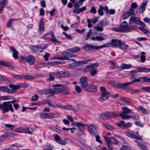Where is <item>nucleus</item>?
Segmentation results:
<instances>
[{"instance_id": "32", "label": "nucleus", "mask_w": 150, "mask_h": 150, "mask_svg": "<svg viewBox=\"0 0 150 150\" xmlns=\"http://www.w3.org/2000/svg\"><path fill=\"white\" fill-rule=\"evenodd\" d=\"M4 125L6 127V128L5 129L7 131L12 130L14 127H16V126L12 125L11 124H5Z\"/></svg>"}, {"instance_id": "9", "label": "nucleus", "mask_w": 150, "mask_h": 150, "mask_svg": "<svg viewBox=\"0 0 150 150\" xmlns=\"http://www.w3.org/2000/svg\"><path fill=\"white\" fill-rule=\"evenodd\" d=\"M76 55L75 54L63 55L57 56L56 57V58L59 60H63L66 59L70 60V59L69 58L74 57Z\"/></svg>"}, {"instance_id": "50", "label": "nucleus", "mask_w": 150, "mask_h": 150, "mask_svg": "<svg viewBox=\"0 0 150 150\" xmlns=\"http://www.w3.org/2000/svg\"><path fill=\"white\" fill-rule=\"evenodd\" d=\"M47 103V100L43 101H38L35 103L34 105H39L42 104H44Z\"/></svg>"}, {"instance_id": "39", "label": "nucleus", "mask_w": 150, "mask_h": 150, "mask_svg": "<svg viewBox=\"0 0 150 150\" xmlns=\"http://www.w3.org/2000/svg\"><path fill=\"white\" fill-rule=\"evenodd\" d=\"M53 93L52 89H44V94H50L51 96H52Z\"/></svg>"}, {"instance_id": "59", "label": "nucleus", "mask_w": 150, "mask_h": 150, "mask_svg": "<svg viewBox=\"0 0 150 150\" xmlns=\"http://www.w3.org/2000/svg\"><path fill=\"white\" fill-rule=\"evenodd\" d=\"M3 100L11 99L13 98V97L11 96H3Z\"/></svg>"}, {"instance_id": "41", "label": "nucleus", "mask_w": 150, "mask_h": 150, "mask_svg": "<svg viewBox=\"0 0 150 150\" xmlns=\"http://www.w3.org/2000/svg\"><path fill=\"white\" fill-rule=\"evenodd\" d=\"M69 49L71 53L77 52L80 50V48L77 47H74Z\"/></svg>"}, {"instance_id": "2", "label": "nucleus", "mask_w": 150, "mask_h": 150, "mask_svg": "<svg viewBox=\"0 0 150 150\" xmlns=\"http://www.w3.org/2000/svg\"><path fill=\"white\" fill-rule=\"evenodd\" d=\"M121 40L119 39H113L110 42L102 45V48L109 47L111 46L118 48Z\"/></svg>"}, {"instance_id": "18", "label": "nucleus", "mask_w": 150, "mask_h": 150, "mask_svg": "<svg viewBox=\"0 0 150 150\" xmlns=\"http://www.w3.org/2000/svg\"><path fill=\"white\" fill-rule=\"evenodd\" d=\"M85 90L88 91L93 92H96L97 90L96 86L92 85H88Z\"/></svg>"}, {"instance_id": "12", "label": "nucleus", "mask_w": 150, "mask_h": 150, "mask_svg": "<svg viewBox=\"0 0 150 150\" xmlns=\"http://www.w3.org/2000/svg\"><path fill=\"white\" fill-rule=\"evenodd\" d=\"M88 131L93 136L96 135L97 132L96 128L92 124H90L88 125Z\"/></svg>"}, {"instance_id": "56", "label": "nucleus", "mask_w": 150, "mask_h": 150, "mask_svg": "<svg viewBox=\"0 0 150 150\" xmlns=\"http://www.w3.org/2000/svg\"><path fill=\"white\" fill-rule=\"evenodd\" d=\"M65 109L73 110L75 109V107L70 105H65Z\"/></svg>"}, {"instance_id": "49", "label": "nucleus", "mask_w": 150, "mask_h": 150, "mask_svg": "<svg viewBox=\"0 0 150 150\" xmlns=\"http://www.w3.org/2000/svg\"><path fill=\"white\" fill-rule=\"evenodd\" d=\"M23 75H12V77L13 78H16L18 79L23 80Z\"/></svg>"}, {"instance_id": "13", "label": "nucleus", "mask_w": 150, "mask_h": 150, "mask_svg": "<svg viewBox=\"0 0 150 150\" xmlns=\"http://www.w3.org/2000/svg\"><path fill=\"white\" fill-rule=\"evenodd\" d=\"M49 80L51 81L54 80L55 78L60 77V74L59 72H52L49 74Z\"/></svg>"}, {"instance_id": "19", "label": "nucleus", "mask_w": 150, "mask_h": 150, "mask_svg": "<svg viewBox=\"0 0 150 150\" xmlns=\"http://www.w3.org/2000/svg\"><path fill=\"white\" fill-rule=\"evenodd\" d=\"M60 86V84H56L54 86L55 88H54L53 90H52L53 93L52 94L57 93H60L62 92L63 89L59 87Z\"/></svg>"}, {"instance_id": "31", "label": "nucleus", "mask_w": 150, "mask_h": 150, "mask_svg": "<svg viewBox=\"0 0 150 150\" xmlns=\"http://www.w3.org/2000/svg\"><path fill=\"white\" fill-rule=\"evenodd\" d=\"M147 4V1H146L145 2L142 3L141 6L139 8V10H140V11L141 12L143 13L144 11L145 10Z\"/></svg>"}, {"instance_id": "45", "label": "nucleus", "mask_w": 150, "mask_h": 150, "mask_svg": "<svg viewBox=\"0 0 150 150\" xmlns=\"http://www.w3.org/2000/svg\"><path fill=\"white\" fill-rule=\"evenodd\" d=\"M2 2L0 4V13L3 11V8L5 6L6 0H2Z\"/></svg>"}, {"instance_id": "48", "label": "nucleus", "mask_w": 150, "mask_h": 150, "mask_svg": "<svg viewBox=\"0 0 150 150\" xmlns=\"http://www.w3.org/2000/svg\"><path fill=\"white\" fill-rule=\"evenodd\" d=\"M8 137H9V135L8 132H6L1 136L0 138V140L1 141H3Z\"/></svg>"}, {"instance_id": "5", "label": "nucleus", "mask_w": 150, "mask_h": 150, "mask_svg": "<svg viewBox=\"0 0 150 150\" xmlns=\"http://www.w3.org/2000/svg\"><path fill=\"white\" fill-rule=\"evenodd\" d=\"M57 114L53 113H42L40 115V117L42 119H51L57 117Z\"/></svg>"}, {"instance_id": "43", "label": "nucleus", "mask_w": 150, "mask_h": 150, "mask_svg": "<svg viewBox=\"0 0 150 150\" xmlns=\"http://www.w3.org/2000/svg\"><path fill=\"white\" fill-rule=\"evenodd\" d=\"M33 49L35 52H41L42 50V48L39 46H35L33 47Z\"/></svg>"}, {"instance_id": "36", "label": "nucleus", "mask_w": 150, "mask_h": 150, "mask_svg": "<svg viewBox=\"0 0 150 150\" xmlns=\"http://www.w3.org/2000/svg\"><path fill=\"white\" fill-rule=\"evenodd\" d=\"M137 145L143 150H148L145 144L143 143L138 142L137 143Z\"/></svg>"}, {"instance_id": "14", "label": "nucleus", "mask_w": 150, "mask_h": 150, "mask_svg": "<svg viewBox=\"0 0 150 150\" xmlns=\"http://www.w3.org/2000/svg\"><path fill=\"white\" fill-rule=\"evenodd\" d=\"M38 30L39 33L40 34H42L44 31V23L43 18H42L39 21Z\"/></svg>"}, {"instance_id": "44", "label": "nucleus", "mask_w": 150, "mask_h": 150, "mask_svg": "<svg viewBox=\"0 0 150 150\" xmlns=\"http://www.w3.org/2000/svg\"><path fill=\"white\" fill-rule=\"evenodd\" d=\"M137 109L138 110L140 111L142 113L145 114H148L147 112V110L145 108H143L142 106H139L138 108Z\"/></svg>"}, {"instance_id": "29", "label": "nucleus", "mask_w": 150, "mask_h": 150, "mask_svg": "<svg viewBox=\"0 0 150 150\" xmlns=\"http://www.w3.org/2000/svg\"><path fill=\"white\" fill-rule=\"evenodd\" d=\"M23 80H33L35 79L34 76L30 75H23Z\"/></svg>"}, {"instance_id": "6", "label": "nucleus", "mask_w": 150, "mask_h": 150, "mask_svg": "<svg viewBox=\"0 0 150 150\" xmlns=\"http://www.w3.org/2000/svg\"><path fill=\"white\" fill-rule=\"evenodd\" d=\"M102 45L97 46L96 45H92L87 44L83 48V50L86 51H93L102 49Z\"/></svg>"}, {"instance_id": "38", "label": "nucleus", "mask_w": 150, "mask_h": 150, "mask_svg": "<svg viewBox=\"0 0 150 150\" xmlns=\"http://www.w3.org/2000/svg\"><path fill=\"white\" fill-rule=\"evenodd\" d=\"M137 6V4L135 3H132L131 4V6L129 9L130 11H132L134 13V8H136Z\"/></svg>"}, {"instance_id": "25", "label": "nucleus", "mask_w": 150, "mask_h": 150, "mask_svg": "<svg viewBox=\"0 0 150 150\" xmlns=\"http://www.w3.org/2000/svg\"><path fill=\"white\" fill-rule=\"evenodd\" d=\"M0 65L3 66H6L11 69H13L14 68L13 65L8 62H4L0 61Z\"/></svg>"}, {"instance_id": "30", "label": "nucleus", "mask_w": 150, "mask_h": 150, "mask_svg": "<svg viewBox=\"0 0 150 150\" xmlns=\"http://www.w3.org/2000/svg\"><path fill=\"white\" fill-rule=\"evenodd\" d=\"M129 47V46L128 45L125 44L121 41L118 48L122 50H125L127 49Z\"/></svg>"}, {"instance_id": "52", "label": "nucleus", "mask_w": 150, "mask_h": 150, "mask_svg": "<svg viewBox=\"0 0 150 150\" xmlns=\"http://www.w3.org/2000/svg\"><path fill=\"white\" fill-rule=\"evenodd\" d=\"M53 64L52 62H45V63H41L39 64V66H40V65H44L45 66H47L48 65H53Z\"/></svg>"}, {"instance_id": "58", "label": "nucleus", "mask_w": 150, "mask_h": 150, "mask_svg": "<svg viewBox=\"0 0 150 150\" xmlns=\"http://www.w3.org/2000/svg\"><path fill=\"white\" fill-rule=\"evenodd\" d=\"M120 150H130V147L126 145H123Z\"/></svg>"}, {"instance_id": "54", "label": "nucleus", "mask_w": 150, "mask_h": 150, "mask_svg": "<svg viewBox=\"0 0 150 150\" xmlns=\"http://www.w3.org/2000/svg\"><path fill=\"white\" fill-rule=\"evenodd\" d=\"M145 53L144 52H142V54L141 56V60L142 62H144L146 60L145 56Z\"/></svg>"}, {"instance_id": "20", "label": "nucleus", "mask_w": 150, "mask_h": 150, "mask_svg": "<svg viewBox=\"0 0 150 150\" xmlns=\"http://www.w3.org/2000/svg\"><path fill=\"white\" fill-rule=\"evenodd\" d=\"M118 102L119 103L124 105H126L129 104L130 103L129 100L124 98H121L119 99L118 100Z\"/></svg>"}, {"instance_id": "37", "label": "nucleus", "mask_w": 150, "mask_h": 150, "mask_svg": "<svg viewBox=\"0 0 150 150\" xmlns=\"http://www.w3.org/2000/svg\"><path fill=\"white\" fill-rule=\"evenodd\" d=\"M60 76H62L64 77H67L70 74L69 72L67 71H62L60 73Z\"/></svg>"}, {"instance_id": "64", "label": "nucleus", "mask_w": 150, "mask_h": 150, "mask_svg": "<svg viewBox=\"0 0 150 150\" xmlns=\"http://www.w3.org/2000/svg\"><path fill=\"white\" fill-rule=\"evenodd\" d=\"M142 89L150 93V87H145L143 88Z\"/></svg>"}, {"instance_id": "53", "label": "nucleus", "mask_w": 150, "mask_h": 150, "mask_svg": "<svg viewBox=\"0 0 150 150\" xmlns=\"http://www.w3.org/2000/svg\"><path fill=\"white\" fill-rule=\"evenodd\" d=\"M62 88L63 90L62 92L64 95H66L69 94V90L68 89L66 88Z\"/></svg>"}, {"instance_id": "16", "label": "nucleus", "mask_w": 150, "mask_h": 150, "mask_svg": "<svg viewBox=\"0 0 150 150\" xmlns=\"http://www.w3.org/2000/svg\"><path fill=\"white\" fill-rule=\"evenodd\" d=\"M120 28L121 30V31H128V30L130 29L129 26L128 25L126 21H124L121 24L120 26Z\"/></svg>"}, {"instance_id": "17", "label": "nucleus", "mask_w": 150, "mask_h": 150, "mask_svg": "<svg viewBox=\"0 0 150 150\" xmlns=\"http://www.w3.org/2000/svg\"><path fill=\"white\" fill-rule=\"evenodd\" d=\"M125 134L128 137L133 139H135L137 140H141V138L138 137L134 133H132L131 132L127 131L125 132Z\"/></svg>"}, {"instance_id": "51", "label": "nucleus", "mask_w": 150, "mask_h": 150, "mask_svg": "<svg viewBox=\"0 0 150 150\" xmlns=\"http://www.w3.org/2000/svg\"><path fill=\"white\" fill-rule=\"evenodd\" d=\"M88 71H91V75L92 76H95L97 73V71L96 69H93L90 70H87Z\"/></svg>"}, {"instance_id": "34", "label": "nucleus", "mask_w": 150, "mask_h": 150, "mask_svg": "<svg viewBox=\"0 0 150 150\" xmlns=\"http://www.w3.org/2000/svg\"><path fill=\"white\" fill-rule=\"evenodd\" d=\"M130 84V83L127 82L125 83H117L116 84L117 86L120 88H125Z\"/></svg>"}, {"instance_id": "15", "label": "nucleus", "mask_w": 150, "mask_h": 150, "mask_svg": "<svg viewBox=\"0 0 150 150\" xmlns=\"http://www.w3.org/2000/svg\"><path fill=\"white\" fill-rule=\"evenodd\" d=\"M26 62L30 65H32L35 63V59L34 57L32 55H29L28 56L26 57Z\"/></svg>"}, {"instance_id": "4", "label": "nucleus", "mask_w": 150, "mask_h": 150, "mask_svg": "<svg viewBox=\"0 0 150 150\" xmlns=\"http://www.w3.org/2000/svg\"><path fill=\"white\" fill-rule=\"evenodd\" d=\"M72 125L77 126L78 127V130L79 133L81 134H83L84 132V129L85 126V125L82 122H74L71 124Z\"/></svg>"}, {"instance_id": "24", "label": "nucleus", "mask_w": 150, "mask_h": 150, "mask_svg": "<svg viewBox=\"0 0 150 150\" xmlns=\"http://www.w3.org/2000/svg\"><path fill=\"white\" fill-rule=\"evenodd\" d=\"M10 50L13 52L12 55L13 57L15 59H18V52L12 47H10Z\"/></svg>"}, {"instance_id": "60", "label": "nucleus", "mask_w": 150, "mask_h": 150, "mask_svg": "<svg viewBox=\"0 0 150 150\" xmlns=\"http://www.w3.org/2000/svg\"><path fill=\"white\" fill-rule=\"evenodd\" d=\"M130 80L132 81L131 82H127V83H130V84H131L133 83H137V79L134 77H132L130 78Z\"/></svg>"}, {"instance_id": "1", "label": "nucleus", "mask_w": 150, "mask_h": 150, "mask_svg": "<svg viewBox=\"0 0 150 150\" xmlns=\"http://www.w3.org/2000/svg\"><path fill=\"white\" fill-rule=\"evenodd\" d=\"M1 106L2 107V111L4 114L8 112L9 110L12 112H14L12 105L9 103L8 102H4L3 103L1 104Z\"/></svg>"}, {"instance_id": "62", "label": "nucleus", "mask_w": 150, "mask_h": 150, "mask_svg": "<svg viewBox=\"0 0 150 150\" xmlns=\"http://www.w3.org/2000/svg\"><path fill=\"white\" fill-rule=\"evenodd\" d=\"M50 33H46L43 36H42L41 38H42L45 39V40H48V39H50V38H49L48 37H47V36L48 35H50Z\"/></svg>"}, {"instance_id": "11", "label": "nucleus", "mask_w": 150, "mask_h": 150, "mask_svg": "<svg viewBox=\"0 0 150 150\" xmlns=\"http://www.w3.org/2000/svg\"><path fill=\"white\" fill-rule=\"evenodd\" d=\"M101 36H98L96 37H91V39L93 40H98L101 41L105 40L107 38V35L104 34L100 33Z\"/></svg>"}, {"instance_id": "35", "label": "nucleus", "mask_w": 150, "mask_h": 150, "mask_svg": "<svg viewBox=\"0 0 150 150\" xmlns=\"http://www.w3.org/2000/svg\"><path fill=\"white\" fill-rule=\"evenodd\" d=\"M11 90L7 87L4 86H0V91L4 92H10Z\"/></svg>"}, {"instance_id": "63", "label": "nucleus", "mask_w": 150, "mask_h": 150, "mask_svg": "<svg viewBox=\"0 0 150 150\" xmlns=\"http://www.w3.org/2000/svg\"><path fill=\"white\" fill-rule=\"evenodd\" d=\"M63 34L66 36V38L67 39L72 40V37L70 35H68L66 33L63 32Z\"/></svg>"}, {"instance_id": "47", "label": "nucleus", "mask_w": 150, "mask_h": 150, "mask_svg": "<svg viewBox=\"0 0 150 150\" xmlns=\"http://www.w3.org/2000/svg\"><path fill=\"white\" fill-rule=\"evenodd\" d=\"M32 132V131H30L28 128H22V133L31 134Z\"/></svg>"}, {"instance_id": "21", "label": "nucleus", "mask_w": 150, "mask_h": 150, "mask_svg": "<svg viewBox=\"0 0 150 150\" xmlns=\"http://www.w3.org/2000/svg\"><path fill=\"white\" fill-rule=\"evenodd\" d=\"M103 23L100 22L95 26L94 29L97 31L101 32L103 31Z\"/></svg>"}, {"instance_id": "57", "label": "nucleus", "mask_w": 150, "mask_h": 150, "mask_svg": "<svg viewBox=\"0 0 150 150\" xmlns=\"http://www.w3.org/2000/svg\"><path fill=\"white\" fill-rule=\"evenodd\" d=\"M140 30L142 32H143L145 34H147L149 33V31L147 30H146L145 28L143 27H140Z\"/></svg>"}, {"instance_id": "8", "label": "nucleus", "mask_w": 150, "mask_h": 150, "mask_svg": "<svg viewBox=\"0 0 150 150\" xmlns=\"http://www.w3.org/2000/svg\"><path fill=\"white\" fill-rule=\"evenodd\" d=\"M87 78L86 76H82L80 78V82L83 88H86L88 85Z\"/></svg>"}, {"instance_id": "42", "label": "nucleus", "mask_w": 150, "mask_h": 150, "mask_svg": "<svg viewBox=\"0 0 150 150\" xmlns=\"http://www.w3.org/2000/svg\"><path fill=\"white\" fill-rule=\"evenodd\" d=\"M9 87L11 89H13L15 91L19 89L20 88V86H19L13 84H11L9 85Z\"/></svg>"}, {"instance_id": "61", "label": "nucleus", "mask_w": 150, "mask_h": 150, "mask_svg": "<svg viewBox=\"0 0 150 150\" xmlns=\"http://www.w3.org/2000/svg\"><path fill=\"white\" fill-rule=\"evenodd\" d=\"M111 139V143L116 144L118 143L117 140L115 138L113 137H110Z\"/></svg>"}, {"instance_id": "26", "label": "nucleus", "mask_w": 150, "mask_h": 150, "mask_svg": "<svg viewBox=\"0 0 150 150\" xmlns=\"http://www.w3.org/2000/svg\"><path fill=\"white\" fill-rule=\"evenodd\" d=\"M116 117L117 116H120L123 120H128L129 119V115H127L124 114L120 113L117 114L115 113Z\"/></svg>"}, {"instance_id": "23", "label": "nucleus", "mask_w": 150, "mask_h": 150, "mask_svg": "<svg viewBox=\"0 0 150 150\" xmlns=\"http://www.w3.org/2000/svg\"><path fill=\"white\" fill-rule=\"evenodd\" d=\"M132 12V11H130L129 10V11L128 12L125 13L122 16V18L123 19H126L128 18L129 16H131L134 15V13L133 12Z\"/></svg>"}, {"instance_id": "27", "label": "nucleus", "mask_w": 150, "mask_h": 150, "mask_svg": "<svg viewBox=\"0 0 150 150\" xmlns=\"http://www.w3.org/2000/svg\"><path fill=\"white\" fill-rule=\"evenodd\" d=\"M122 109L123 110L122 114H127L132 113V112L126 107H122Z\"/></svg>"}, {"instance_id": "55", "label": "nucleus", "mask_w": 150, "mask_h": 150, "mask_svg": "<svg viewBox=\"0 0 150 150\" xmlns=\"http://www.w3.org/2000/svg\"><path fill=\"white\" fill-rule=\"evenodd\" d=\"M104 138L107 144L111 143V139L110 138H109L106 136H104Z\"/></svg>"}, {"instance_id": "3", "label": "nucleus", "mask_w": 150, "mask_h": 150, "mask_svg": "<svg viewBox=\"0 0 150 150\" xmlns=\"http://www.w3.org/2000/svg\"><path fill=\"white\" fill-rule=\"evenodd\" d=\"M116 116L115 113L113 112H105L101 113L100 117L102 119L105 120L116 117Z\"/></svg>"}, {"instance_id": "7", "label": "nucleus", "mask_w": 150, "mask_h": 150, "mask_svg": "<svg viewBox=\"0 0 150 150\" xmlns=\"http://www.w3.org/2000/svg\"><path fill=\"white\" fill-rule=\"evenodd\" d=\"M101 92V98L103 100H107L108 97L111 96V94L106 91L105 88L104 87H102L100 88Z\"/></svg>"}, {"instance_id": "28", "label": "nucleus", "mask_w": 150, "mask_h": 150, "mask_svg": "<svg viewBox=\"0 0 150 150\" xmlns=\"http://www.w3.org/2000/svg\"><path fill=\"white\" fill-rule=\"evenodd\" d=\"M99 66V63H95L92 64L90 66H88L86 69V70H90L91 69H95L97 67Z\"/></svg>"}, {"instance_id": "46", "label": "nucleus", "mask_w": 150, "mask_h": 150, "mask_svg": "<svg viewBox=\"0 0 150 150\" xmlns=\"http://www.w3.org/2000/svg\"><path fill=\"white\" fill-rule=\"evenodd\" d=\"M131 67V65L125 64H122L120 66V68L122 69H128Z\"/></svg>"}, {"instance_id": "22", "label": "nucleus", "mask_w": 150, "mask_h": 150, "mask_svg": "<svg viewBox=\"0 0 150 150\" xmlns=\"http://www.w3.org/2000/svg\"><path fill=\"white\" fill-rule=\"evenodd\" d=\"M139 20H140L138 18L132 16L129 18V24L134 23L135 24H138V23H139Z\"/></svg>"}, {"instance_id": "40", "label": "nucleus", "mask_w": 150, "mask_h": 150, "mask_svg": "<svg viewBox=\"0 0 150 150\" xmlns=\"http://www.w3.org/2000/svg\"><path fill=\"white\" fill-rule=\"evenodd\" d=\"M147 77H140L138 79H137V82H146Z\"/></svg>"}, {"instance_id": "33", "label": "nucleus", "mask_w": 150, "mask_h": 150, "mask_svg": "<svg viewBox=\"0 0 150 150\" xmlns=\"http://www.w3.org/2000/svg\"><path fill=\"white\" fill-rule=\"evenodd\" d=\"M102 125L104 127L108 129L112 130L114 129V127L111 125L104 123H102Z\"/></svg>"}, {"instance_id": "10", "label": "nucleus", "mask_w": 150, "mask_h": 150, "mask_svg": "<svg viewBox=\"0 0 150 150\" xmlns=\"http://www.w3.org/2000/svg\"><path fill=\"white\" fill-rule=\"evenodd\" d=\"M99 9H98V11L99 14L100 16H102L104 14L103 10L105 11L106 14H108L109 13V10L107 6L103 7L99 6Z\"/></svg>"}]
</instances>
